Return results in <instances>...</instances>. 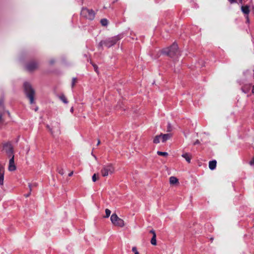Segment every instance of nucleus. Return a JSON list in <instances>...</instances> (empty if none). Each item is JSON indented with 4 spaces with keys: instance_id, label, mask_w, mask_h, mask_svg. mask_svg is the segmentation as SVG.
I'll return each mask as SVG.
<instances>
[{
    "instance_id": "nucleus-1",
    "label": "nucleus",
    "mask_w": 254,
    "mask_h": 254,
    "mask_svg": "<svg viewBox=\"0 0 254 254\" xmlns=\"http://www.w3.org/2000/svg\"><path fill=\"white\" fill-rule=\"evenodd\" d=\"M115 172V168L113 164L109 163L103 166L101 174L102 177H107L114 174Z\"/></svg>"
},
{
    "instance_id": "nucleus-2",
    "label": "nucleus",
    "mask_w": 254,
    "mask_h": 254,
    "mask_svg": "<svg viewBox=\"0 0 254 254\" xmlns=\"http://www.w3.org/2000/svg\"><path fill=\"white\" fill-rule=\"evenodd\" d=\"M162 52L164 54L168 55L171 57H174L180 54L178 46L176 43H173L169 48L164 49Z\"/></svg>"
},
{
    "instance_id": "nucleus-3",
    "label": "nucleus",
    "mask_w": 254,
    "mask_h": 254,
    "mask_svg": "<svg viewBox=\"0 0 254 254\" xmlns=\"http://www.w3.org/2000/svg\"><path fill=\"white\" fill-rule=\"evenodd\" d=\"M110 220L112 224L115 226L123 228L126 225L124 220L120 218L116 213L111 215Z\"/></svg>"
},
{
    "instance_id": "nucleus-4",
    "label": "nucleus",
    "mask_w": 254,
    "mask_h": 254,
    "mask_svg": "<svg viewBox=\"0 0 254 254\" xmlns=\"http://www.w3.org/2000/svg\"><path fill=\"white\" fill-rule=\"evenodd\" d=\"M24 89L25 93L30 100V104H33L34 103V99L35 96V91L34 89L32 87L31 85L28 83L24 84Z\"/></svg>"
},
{
    "instance_id": "nucleus-5",
    "label": "nucleus",
    "mask_w": 254,
    "mask_h": 254,
    "mask_svg": "<svg viewBox=\"0 0 254 254\" xmlns=\"http://www.w3.org/2000/svg\"><path fill=\"white\" fill-rule=\"evenodd\" d=\"M82 16L89 20H93L95 17V12L92 9L83 8L81 11Z\"/></svg>"
},
{
    "instance_id": "nucleus-6",
    "label": "nucleus",
    "mask_w": 254,
    "mask_h": 254,
    "mask_svg": "<svg viewBox=\"0 0 254 254\" xmlns=\"http://www.w3.org/2000/svg\"><path fill=\"white\" fill-rule=\"evenodd\" d=\"M3 151L7 155V156L11 158H14L13 148L11 144H6L4 145L3 147Z\"/></svg>"
},
{
    "instance_id": "nucleus-7",
    "label": "nucleus",
    "mask_w": 254,
    "mask_h": 254,
    "mask_svg": "<svg viewBox=\"0 0 254 254\" xmlns=\"http://www.w3.org/2000/svg\"><path fill=\"white\" fill-rule=\"evenodd\" d=\"M117 39L116 37H113L112 38H110L109 39H107L104 41H101L99 45L100 46H102L103 45L108 47H110L114 44L117 42Z\"/></svg>"
},
{
    "instance_id": "nucleus-8",
    "label": "nucleus",
    "mask_w": 254,
    "mask_h": 254,
    "mask_svg": "<svg viewBox=\"0 0 254 254\" xmlns=\"http://www.w3.org/2000/svg\"><path fill=\"white\" fill-rule=\"evenodd\" d=\"M8 170L10 172L14 171L16 170V166L14 163V158L10 159L8 163Z\"/></svg>"
},
{
    "instance_id": "nucleus-9",
    "label": "nucleus",
    "mask_w": 254,
    "mask_h": 254,
    "mask_svg": "<svg viewBox=\"0 0 254 254\" xmlns=\"http://www.w3.org/2000/svg\"><path fill=\"white\" fill-rule=\"evenodd\" d=\"M5 113V109L2 104V101H0V124L3 123L2 115Z\"/></svg>"
},
{
    "instance_id": "nucleus-10",
    "label": "nucleus",
    "mask_w": 254,
    "mask_h": 254,
    "mask_svg": "<svg viewBox=\"0 0 254 254\" xmlns=\"http://www.w3.org/2000/svg\"><path fill=\"white\" fill-rule=\"evenodd\" d=\"M38 67V65L36 63H31L29 64L26 67L28 71H32Z\"/></svg>"
},
{
    "instance_id": "nucleus-11",
    "label": "nucleus",
    "mask_w": 254,
    "mask_h": 254,
    "mask_svg": "<svg viewBox=\"0 0 254 254\" xmlns=\"http://www.w3.org/2000/svg\"><path fill=\"white\" fill-rule=\"evenodd\" d=\"M161 136V141L162 142H165L167 140L170 139L172 137V134L171 133H167V134H160Z\"/></svg>"
},
{
    "instance_id": "nucleus-12",
    "label": "nucleus",
    "mask_w": 254,
    "mask_h": 254,
    "mask_svg": "<svg viewBox=\"0 0 254 254\" xmlns=\"http://www.w3.org/2000/svg\"><path fill=\"white\" fill-rule=\"evenodd\" d=\"M169 183L171 185H177L179 184V180L176 177L172 176L169 179Z\"/></svg>"
},
{
    "instance_id": "nucleus-13",
    "label": "nucleus",
    "mask_w": 254,
    "mask_h": 254,
    "mask_svg": "<svg viewBox=\"0 0 254 254\" xmlns=\"http://www.w3.org/2000/svg\"><path fill=\"white\" fill-rule=\"evenodd\" d=\"M241 10L244 13L247 15H248L250 12V7L248 5L242 6Z\"/></svg>"
},
{
    "instance_id": "nucleus-14",
    "label": "nucleus",
    "mask_w": 254,
    "mask_h": 254,
    "mask_svg": "<svg viewBox=\"0 0 254 254\" xmlns=\"http://www.w3.org/2000/svg\"><path fill=\"white\" fill-rule=\"evenodd\" d=\"M216 161L213 160L209 162V168L210 170H214L216 166Z\"/></svg>"
},
{
    "instance_id": "nucleus-15",
    "label": "nucleus",
    "mask_w": 254,
    "mask_h": 254,
    "mask_svg": "<svg viewBox=\"0 0 254 254\" xmlns=\"http://www.w3.org/2000/svg\"><path fill=\"white\" fill-rule=\"evenodd\" d=\"M161 136L160 135H156L153 139V142L154 144H158L160 142V140H161Z\"/></svg>"
},
{
    "instance_id": "nucleus-16",
    "label": "nucleus",
    "mask_w": 254,
    "mask_h": 254,
    "mask_svg": "<svg viewBox=\"0 0 254 254\" xmlns=\"http://www.w3.org/2000/svg\"><path fill=\"white\" fill-rule=\"evenodd\" d=\"M182 156L188 162L190 163V162L191 157L188 153H184Z\"/></svg>"
},
{
    "instance_id": "nucleus-17",
    "label": "nucleus",
    "mask_w": 254,
    "mask_h": 254,
    "mask_svg": "<svg viewBox=\"0 0 254 254\" xmlns=\"http://www.w3.org/2000/svg\"><path fill=\"white\" fill-rule=\"evenodd\" d=\"M100 23L102 25L106 26L108 24V21L107 19L104 18L101 20Z\"/></svg>"
},
{
    "instance_id": "nucleus-18",
    "label": "nucleus",
    "mask_w": 254,
    "mask_h": 254,
    "mask_svg": "<svg viewBox=\"0 0 254 254\" xmlns=\"http://www.w3.org/2000/svg\"><path fill=\"white\" fill-rule=\"evenodd\" d=\"M156 238V236H153L152 238H151V242H150L151 244L153 246H156L157 244Z\"/></svg>"
},
{
    "instance_id": "nucleus-19",
    "label": "nucleus",
    "mask_w": 254,
    "mask_h": 254,
    "mask_svg": "<svg viewBox=\"0 0 254 254\" xmlns=\"http://www.w3.org/2000/svg\"><path fill=\"white\" fill-rule=\"evenodd\" d=\"M157 153L159 155L163 156H167L168 155V153L167 152H162L160 151H158Z\"/></svg>"
},
{
    "instance_id": "nucleus-20",
    "label": "nucleus",
    "mask_w": 254,
    "mask_h": 254,
    "mask_svg": "<svg viewBox=\"0 0 254 254\" xmlns=\"http://www.w3.org/2000/svg\"><path fill=\"white\" fill-rule=\"evenodd\" d=\"M4 175V167L0 165V175Z\"/></svg>"
},
{
    "instance_id": "nucleus-21",
    "label": "nucleus",
    "mask_w": 254,
    "mask_h": 254,
    "mask_svg": "<svg viewBox=\"0 0 254 254\" xmlns=\"http://www.w3.org/2000/svg\"><path fill=\"white\" fill-rule=\"evenodd\" d=\"M111 213V212L109 209H105L106 216H105V217L108 218L110 216Z\"/></svg>"
},
{
    "instance_id": "nucleus-22",
    "label": "nucleus",
    "mask_w": 254,
    "mask_h": 254,
    "mask_svg": "<svg viewBox=\"0 0 254 254\" xmlns=\"http://www.w3.org/2000/svg\"><path fill=\"white\" fill-rule=\"evenodd\" d=\"M61 100L64 103L67 104L68 103V101L66 98V97L64 95H62L60 97Z\"/></svg>"
},
{
    "instance_id": "nucleus-23",
    "label": "nucleus",
    "mask_w": 254,
    "mask_h": 254,
    "mask_svg": "<svg viewBox=\"0 0 254 254\" xmlns=\"http://www.w3.org/2000/svg\"><path fill=\"white\" fill-rule=\"evenodd\" d=\"M98 176L97 174H94L92 177L93 182H95L98 179Z\"/></svg>"
},
{
    "instance_id": "nucleus-24",
    "label": "nucleus",
    "mask_w": 254,
    "mask_h": 254,
    "mask_svg": "<svg viewBox=\"0 0 254 254\" xmlns=\"http://www.w3.org/2000/svg\"><path fill=\"white\" fill-rule=\"evenodd\" d=\"M4 182V175H0V185L1 186L3 185Z\"/></svg>"
},
{
    "instance_id": "nucleus-25",
    "label": "nucleus",
    "mask_w": 254,
    "mask_h": 254,
    "mask_svg": "<svg viewBox=\"0 0 254 254\" xmlns=\"http://www.w3.org/2000/svg\"><path fill=\"white\" fill-rule=\"evenodd\" d=\"M76 82V78L75 77L72 78V83H71V86L72 87L74 86Z\"/></svg>"
},
{
    "instance_id": "nucleus-26",
    "label": "nucleus",
    "mask_w": 254,
    "mask_h": 254,
    "mask_svg": "<svg viewBox=\"0 0 254 254\" xmlns=\"http://www.w3.org/2000/svg\"><path fill=\"white\" fill-rule=\"evenodd\" d=\"M132 251L134 253V254H139L137 250V249L136 247H134L132 248Z\"/></svg>"
},
{
    "instance_id": "nucleus-27",
    "label": "nucleus",
    "mask_w": 254,
    "mask_h": 254,
    "mask_svg": "<svg viewBox=\"0 0 254 254\" xmlns=\"http://www.w3.org/2000/svg\"><path fill=\"white\" fill-rule=\"evenodd\" d=\"M150 233H152V234L153 235V236H156V233H155V231H154V230H151V231H150Z\"/></svg>"
},
{
    "instance_id": "nucleus-28",
    "label": "nucleus",
    "mask_w": 254,
    "mask_h": 254,
    "mask_svg": "<svg viewBox=\"0 0 254 254\" xmlns=\"http://www.w3.org/2000/svg\"><path fill=\"white\" fill-rule=\"evenodd\" d=\"M91 155L94 157V158L95 159V160H97V158L96 157V156L95 155L93 154V153L92 152L91 153Z\"/></svg>"
},
{
    "instance_id": "nucleus-29",
    "label": "nucleus",
    "mask_w": 254,
    "mask_h": 254,
    "mask_svg": "<svg viewBox=\"0 0 254 254\" xmlns=\"http://www.w3.org/2000/svg\"><path fill=\"white\" fill-rule=\"evenodd\" d=\"M231 3H233L236 1V0H229Z\"/></svg>"
},
{
    "instance_id": "nucleus-30",
    "label": "nucleus",
    "mask_w": 254,
    "mask_h": 254,
    "mask_svg": "<svg viewBox=\"0 0 254 254\" xmlns=\"http://www.w3.org/2000/svg\"><path fill=\"white\" fill-rule=\"evenodd\" d=\"M73 172H71L69 174H68V176L69 177L71 176L72 175H73Z\"/></svg>"
},
{
    "instance_id": "nucleus-31",
    "label": "nucleus",
    "mask_w": 254,
    "mask_h": 254,
    "mask_svg": "<svg viewBox=\"0 0 254 254\" xmlns=\"http://www.w3.org/2000/svg\"><path fill=\"white\" fill-rule=\"evenodd\" d=\"M199 143V141L198 140H196L194 144H198Z\"/></svg>"
},
{
    "instance_id": "nucleus-32",
    "label": "nucleus",
    "mask_w": 254,
    "mask_h": 254,
    "mask_svg": "<svg viewBox=\"0 0 254 254\" xmlns=\"http://www.w3.org/2000/svg\"><path fill=\"white\" fill-rule=\"evenodd\" d=\"M247 22L249 23V22L250 20H249V18L248 16H247Z\"/></svg>"
},
{
    "instance_id": "nucleus-33",
    "label": "nucleus",
    "mask_w": 254,
    "mask_h": 254,
    "mask_svg": "<svg viewBox=\"0 0 254 254\" xmlns=\"http://www.w3.org/2000/svg\"><path fill=\"white\" fill-rule=\"evenodd\" d=\"M252 92L254 93V86L253 87Z\"/></svg>"
},
{
    "instance_id": "nucleus-34",
    "label": "nucleus",
    "mask_w": 254,
    "mask_h": 254,
    "mask_svg": "<svg viewBox=\"0 0 254 254\" xmlns=\"http://www.w3.org/2000/svg\"><path fill=\"white\" fill-rule=\"evenodd\" d=\"M55 63V61L54 60H52L51 61V64H54Z\"/></svg>"
},
{
    "instance_id": "nucleus-35",
    "label": "nucleus",
    "mask_w": 254,
    "mask_h": 254,
    "mask_svg": "<svg viewBox=\"0 0 254 254\" xmlns=\"http://www.w3.org/2000/svg\"><path fill=\"white\" fill-rule=\"evenodd\" d=\"M100 143V141L99 140H98L97 145H99Z\"/></svg>"
},
{
    "instance_id": "nucleus-36",
    "label": "nucleus",
    "mask_w": 254,
    "mask_h": 254,
    "mask_svg": "<svg viewBox=\"0 0 254 254\" xmlns=\"http://www.w3.org/2000/svg\"><path fill=\"white\" fill-rule=\"evenodd\" d=\"M70 111H71V112H73V107H72V108H71Z\"/></svg>"
},
{
    "instance_id": "nucleus-37",
    "label": "nucleus",
    "mask_w": 254,
    "mask_h": 254,
    "mask_svg": "<svg viewBox=\"0 0 254 254\" xmlns=\"http://www.w3.org/2000/svg\"><path fill=\"white\" fill-rule=\"evenodd\" d=\"M169 127H171V125L169 124Z\"/></svg>"
},
{
    "instance_id": "nucleus-38",
    "label": "nucleus",
    "mask_w": 254,
    "mask_h": 254,
    "mask_svg": "<svg viewBox=\"0 0 254 254\" xmlns=\"http://www.w3.org/2000/svg\"><path fill=\"white\" fill-rule=\"evenodd\" d=\"M61 174L62 175H63L64 174V173L63 172H61Z\"/></svg>"
},
{
    "instance_id": "nucleus-39",
    "label": "nucleus",
    "mask_w": 254,
    "mask_h": 254,
    "mask_svg": "<svg viewBox=\"0 0 254 254\" xmlns=\"http://www.w3.org/2000/svg\"><path fill=\"white\" fill-rule=\"evenodd\" d=\"M61 174L62 175H63L64 174V173L63 172H61Z\"/></svg>"
}]
</instances>
